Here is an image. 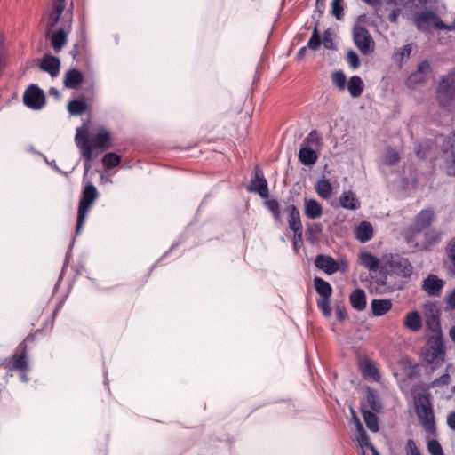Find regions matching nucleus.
Instances as JSON below:
<instances>
[{"label": "nucleus", "instance_id": "44", "mask_svg": "<svg viewBox=\"0 0 455 455\" xmlns=\"http://www.w3.org/2000/svg\"><path fill=\"white\" fill-rule=\"evenodd\" d=\"M400 160V156L398 152L391 148H388L386 150L384 156V164L387 165H395Z\"/></svg>", "mask_w": 455, "mask_h": 455}, {"label": "nucleus", "instance_id": "14", "mask_svg": "<svg viewBox=\"0 0 455 455\" xmlns=\"http://www.w3.org/2000/svg\"><path fill=\"white\" fill-rule=\"evenodd\" d=\"M285 212L288 214L289 228L293 233H297V236L299 238V230L303 229L299 211L295 205L290 204L285 208Z\"/></svg>", "mask_w": 455, "mask_h": 455}, {"label": "nucleus", "instance_id": "58", "mask_svg": "<svg viewBox=\"0 0 455 455\" xmlns=\"http://www.w3.org/2000/svg\"><path fill=\"white\" fill-rule=\"evenodd\" d=\"M323 44L326 49H332L334 47L331 33L329 29L325 30L323 33Z\"/></svg>", "mask_w": 455, "mask_h": 455}, {"label": "nucleus", "instance_id": "51", "mask_svg": "<svg viewBox=\"0 0 455 455\" xmlns=\"http://www.w3.org/2000/svg\"><path fill=\"white\" fill-rule=\"evenodd\" d=\"M343 0H333L331 3V13L337 20H341L343 16Z\"/></svg>", "mask_w": 455, "mask_h": 455}, {"label": "nucleus", "instance_id": "54", "mask_svg": "<svg viewBox=\"0 0 455 455\" xmlns=\"http://www.w3.org/2000/svg\"><path fill=\"white\" fill-rule=\"evenodd\" d=\"M405 454L406 455H421L416 443L412 439H409L405 444Z\"/></svg>", "mask_w": 455, "mask_h": 455}, {"label": "nucleus", "instance_id": "39", "mask_svg": "<svg viewBox=\"0 0 455 455\" xmlns=\"http://www.w3.org/2000/svg\"><path fill=\"white\" fill-rule=\"evenodd\" d=\"M321 145V138L316 130H312L304 139L301 146L311 147L317 149Z\"/></svg>", "mask_w": 455, "mask_h": 455}, {"label": "nucleus", "instance_id": "27", "mask_svg": "<svg viewBox=\"0 0 455 455\" xmlns=\"http://www.w3.org/2000/svg\"><path fill=\"white\" fill-rule=\"evenodd\" d=\"M443 233L435 229H428L424 234L422 248L430 250L433 246L439 243L443 238Z\"/></svg>", "mask_w": 455, "mask_h": 455}, {"label": "nucleus", "instance_id": "55", "mask_svg": "<svg viewBox=\"0 0 455 455\" xmlns=\"http://www.w3.org/2000/svg\"><path fill=\"white\" fill-rule=\"evenodd\" d=\"M347 61L353 69H355L360 66L359 57L357 53L354 51H349L347 52Z\"/></svg>", "mask_w": 455, "mask_h": 455}, {"label": "nucleus", "instance_id": "47", "mask_svg": "<svg viewBox=\"0 0 455 455\" xmlns=\"http://www.w3.org/2000/svg\"><path fill=\"white\" fill-rule=\"evenodd\" d=\"M425 77L421 76V75H419L417 72H413L408 76L406 84L410 88H415L418 85L425 83Z\"/></svg>", "mask_w": 455, "mask_h": 455}, {"label": "nucleus", "instance_id": "57", "mask_svg": "<svg viewBox=\"0 0 455 455\" xmlns=\"http://www.w3.org/2000/svg\"><path fill=\"white\" fill-rule=\"evenodd\" d=\"M323 231V226L321 223H312L307 227V233L312 236H317Z\"/></svg>", "mask_w": 455, "mask_h": 455}, {"label": "nucleus", "instance_id": "43", "mask_svg": "<svg viewBox=\"0 0 455 455\" xmlns=\"http://www.w3.org/2000/svg\"><path fill=\"white\" fill-rule=\"evenodd\" d=\"M121 156L116 153H107L102 158V164L106 168H113L119 165Z\"/></svg>", "mask_w": 455, "mask_h": 455}, {"label": "nucleus", "instance_id": "53", "mask_svg": "<svg viewBox=\"0 0 455 455\" xmlns=\"http://www.w3.org/2000/svg\"><path fill=\"white\" fill-rule=\"evenodd\" d=\"M450 381H451V377L450 375L446 372L444 373L443 375H442L441 377L435 379V380H433L430 385L428 386V388L432 387H439V386H443V387H446L450 384Z\"/></svg>", "mask_w": 455, "mask_h": 455}, {"label": "nucleus", "instance_id": "24", "mask_svg": "<svg viewBox=\"0 0 455 455\" xmlns=\"http://www.w3.org/2000/svg\"><path fill=\"white\" fill-rule=\"evenodd\" d=\"M403 325L413 332H418L422 328V319L418 311L408 312L403 319Z\"/></svg>", "mask_w": 455, "mask_h": 455}, {"label": "nucleus", "instance_id": "56", "mask_svg": "<svg viewBox=\"0 0 455 455\" xmlns=\"http://www.w3.org/2000/svg\"><path fill=\"white\" fill-rule=\"evenodd\" d=\"M430 69L431 67L429 62L427 60H423L418 65L417 70L415 72L427 79V76L430 72Z\"/></svg>", "mask_w": 455, "mask_h": 455}, {"label": "nucleus", "instance_id": "49", "mask_svg": "<svg viewBox=\"0 0 455 455\" xmlns=\"http://www.w3.org/2000/svg\"><path fill=\"white\" fill-rule=\"evenodd\" d=\"M427 451L431 455H444L440 443L435 439L427 442Z\"/></svg>", "mask_w": 455, "mask_h": 455}, {"label": "nucleus", "instance_id": "5", "mask_svg": "<svg viewBox=\"0 0 455 455\" xmlns=\"http://www.w3.org/2000/svg\"><path fill=\"white\" fill-rule=\"evenodd\" d=\"M436 97L442 106H448L455 98V71L441 78L436 87Z\"/></svg>", "mask_w": 455, "mask_h": 455}, {"label": "nucleus", "instance_id": "20", "mask_svg": "<svg viewBox=\"0 0 455 455\" xmlns=\"http://www.w3.org/2000/svg\"><path fill=\"white\" fill-rule=\"evenodd\" d=\"M447 260L445 266L450 276L455 277V236L451 238L446 245Z\"/></svg>", "mask_w": 455, "mask_h": 455}, {"label": "nucleus", "instance_id": "21", "mask_svg": "<svg viewBox=\"0 0 455 455\" xmlns=\"http://www.w3.org/2000/svg\"><path fill=\"white\" fill-rule=\"evenodd\" d=\"M83 80V74L79 70L73 68L65 73L63 83L68 89H76L82 84Z\"/></svg>", "mask_w": 455, "mask_h": 455}, {"label": "nucleus", "instance_id": "13", "mask_svg": "<svg viewBox=\"0 0 455 455\" xmlns=\"http://www.w3.org/2000/svg\"><path fill=\"white\" fill-rule=\"evenodd\" d=\"M315 266L327 275H332L339 269V263L332 257L323 254L316 256Z\"/></svg>", "mask_w": 455, "mask_h": 455}, {"label": "nucleus", "instance_id": "33", "mask_svg": "<svg viewBox=\"0 0 455 455\" xmlns=\"http://www.w3.org/2000/svg\"><path fill=\"white\" fill-rule=\"evenodd\" d=\"M426 326L427 329L432 333L430 336L443 335L439 320V315L437 313H431L427 315Z\"/></svg>", "mask_w": 455, "mask_h": 455}, {"label": "nucleus", "instance_id": "22", "mask_svg": "<svg viewBox=\"0 0 455 455\" xmlns=\"http://www.w3.org/2000/svg\"><path fill=\"white\" fill-rule=\"evenodd\" d=\"M357 429V441L360 446L364 449L368 448L371 451V455H380L376 448L370 443L369 437L363 429V427L358 419H355Z\"/></svg>", "mask_w": 455, "mask_h": 455}, {"label": "nucleus", "instance_id": "19", "mask_svg": "<svg viewBox=\"0 0 455 455\" xmlns=\"http://www.w3.org/2000/svg\"><path fill=\"white\" fill-rule=\"evenodd\" d=\"M360 264L370 271L376 272L381 267L382 261L368 251H363L358 255Z\"/></svg>", "mask_w": 455, "mask_h": 455}, {"label": "nucleus", "instance_id": "2", "mask_svg": "<svg viewBox=\"0 0 455 455\" xmlns=\"http://www.w3.org/2000/svg\"><path fill=\"white\" fill-rule=\"evenodd\" d=\"M414 407L419 421L424 430L427 434L435 435L436 427L430 395L426 392L417 393L414 396Z\"/></svg>", "mask_w": 455, "mask_h": 455}, {"label": "nucleus", "instance_id": "64", "mask_svg": "<svg viewBox=\"0 0 455 455\" xmlns=\"http://www.w3.org/2000/svg\"><path fill=\"white\" fill-rule=\"evenodd\" d=\"M363 1L369 5H371L372 7H379L381 4L380 0H363Z\"/></svg>", "mask_w": 455, "mask_h": 455}, {"label": "nucleus", "instance_id": "61", "mask_svg": "<svg viewBox=\"0 0 455 455\" xmlns=\"http://www.w3.org/2000/svg\"><path fill=\"white\" fill-rule=\"evenodd\" d=\"M447 424L451 429L455 430V412H451L448 416Z\"/></svg>", "mask_w": 455, "mask_h": 455}, {"label": "nucleus", "instance_id": "35", "mask_svg": "<svg viewBox=\"0 0 455 455\" xmlns=\"http://www.w3.org/2000/svg\"><path fill=\"white\" fill-rule=\"evenodd\" d=\"M314 285L316 292L320 298H331L332 294V288L331 284L322 279L321 277H315Z\"/></svg>", "mask_w": 455, "mask_h": 455}, {"label": "nucleus", "instance_id": "11", "mask_svg": "<svg viewBox=\"0 0 455 455\" xmlns=\"http://www.w3.org/2000/svg\"><path fill=\"white\" fill-rule=\"evenodd\" d=\"M26 340L21 342L16 348V352L12 356V368L20 371L26 372L28 371V361L27 354Z\"/></svg>", "mask_w": 455, "mask_h": 455}, {"label": "nucleus", "instance_id": "40", "mask_svg": "<svg viewBox=\"0 0 455 455\" xmlns=\"http://www.w3.org/2000/svg\"><path fill=\"white\" fill-rule=\"evenodd\" d=\"M366 398H367V403L369 404V407L372 411H380L381 403L379 400V396H378L377 393L374 390H372L371 388H367Z\"/></svg>", "mask_w": 455, "mask_h": 455}, {"label": "nucleus", "instance_id": "23", "mask_svg": "<svg viewBox=\"0 0 455 455\" xmlns=\"http://www.w3.org/2000/svg\"><path fill=\"white\" fill-rule=\"evenodd\" d=\"M66 0H54L52 3V11L49 13L47 21V29L53 28L59 21L61 13L65 9Z\"/></svg>", "mask_w": 455, "mask_h": 455}, {"label": "nucleus", "instance_id": "25", "mask_svg": "<svg viewBox=\"0 0 455 455\" xmlns=\"http://www.w3.org/2000/svg\"><path fill=\"white\" fill-rule=\"evenodd\" d=\"M298 157L304 165H313L316 163L318 155L315 148L301 146Z\"/></svg>", "mask_w": 455, "mask_h": 455}, {"label": "nucleus", "instance_id": "63", "mask_svg": "<svg viewBox=\"0 0 455 455\" xmlns=\"http://www.w3.org/2000/svg\"><path fill=\"white\" fill-rule=\"evenodd\" d=\"M336 316L339 321H342L345 318L346 313L345 310L340 307H337L335 309Z\"/></svg>", "mask_w": 455, "mask_h": 455}, {"label": "nucleus", "instance_id": "28", "mask_svg": "<svg viewBox=\"0 0 455 455\" xmlns=\"http://www.w3.org/2000/svg\"><path fill=\"white\" fill-rule=\"evenodd\" d=\"M339 204L344 209L356 210L360 207V202L355 194L351 191H344L339 197Z\"/></svg>", "mask_w": 455, "mask_h": 455}, {"label": "nucleus", "instance_id": "60", "mask_svg": "<svg viewBox=\"0 0 455 455\" xmlns=\"http://www.w3.org/2000/svg\"><path fill=\"white\" fill-rule=\"evenodd\" d=\"M447 305L451 309L455 310V288L447 297Z\"/></svg>", "mask_w": 455, "mask_h": 455}, {"label": "nucleus", "instance_id": "4", "mask_svg": "<svg viewBox=\"0 0 455 455\" xmlns=\"http://www.w3.org/2000/svg\"><path fill=\"white\" fill-rule=\"evenodd\" d=\"M98 197V191L96 188L92 184H87L82 192V197L79 201L78 212H77V221H76V234H79L83 228L85 221L87 213L93 204L94 201Z\"/></svg>", "mask_w": 455, "mask_h": 455}, {"label": "nucleus", "instance_id": "34", "mask_svg": "<svg viewBox=\"0 0 455 455\" xmlns=\"http://www.w3.org/2000/svg\"><path fill=\"white\" fill-rule=\"evenodd\" d=\"M315 190L319 196L323 199H329L332 196V185L329 180L323 178L315 184Z\"/></svg>", "mask_w": 455, "mask_h": 455}, {"label": "nucleus", "instance_id": "50", "mask_svg": "<svg viewBox=\"0 0 455 455\" xmlns=\"http://www.w3.org/2000/svg\"><path fill=\"white\" fill-rule=\"evenodd\" d=\"M85 52V42L83 37L77 40L71 50V54L74 59L82 55Z\"/></svg>", "mask_w": 455, "mask_h": 455}, {"label": "nucleus", "instance_id": "45", "mask_svg": "<svg viewBox=\"0 0 455 455\" xmlns=\"http://www.w3.org/2000/svg\"><path fill=\"white\" fill-rule=\"evenodd\" d=\"M320 45H321V37L319 35L318 28H317V26H315L314 28L313 34H312L309 41L307 42V47L313 51H316V50H318Z\"/></svg>", "mask_w": 455, "mask_h": 455}, {"label": "nucleus", "instance_id": "10", "mask_svg": "<svg viewBox=\"0 0 455 455\" xmlns=\"http://www.w3.org/2000/svg\"><path fill=\"white\" fill-rule=\"evenodd\" d=\"M77 147L81 150L82 156L90 163L93 158L92 140H89L88 131L84 128H78L75 136Z\"/></svg>", "mask_w": 455, "mask_h": 455}, {"label": "nucleus", "instance_id": "52", "mask_svg": "<svg viewBox=\"0 0 455 455\" xmlns=\"http://www.w3.org/2000/svg\"><path fill=\"white\" fill-rule=\"evenodd\" d=\"M451 140L452 142H455V134L453 135V137L451 139ZM445 154H446V157L448 158L451 155V162L452 164L451 165L448 166V173L450 175H455V148L453 147V145L451 144V151L449 150H446L445 151Z\"/></svg>", "mask_w": 455, "mask_h": 455}, {"label": "nucleus", "instance_id": "36", "mask_svg": "<svg viewBox=\"0 0 455 455\" xmlns=\"http://www.w3.org/2000/svg\"><path fill=\"white\" fill-rule=\"evenodd\" d=\"M362 373L365 379H371L375 381H379L380 379L378 369L371 362H366L362 364Z\"/></svg>", "mask_w": 455, "mask_h": 455}, {"label": "nucleus", "instance_id": "37", "mask_svg": "<svg viewBox=\"0 0 455 455\" xmlns=\"http://www.w3.org/2000/svg\"><path fill=\"white\" fill-rule=\"evenodd\" d=\"M411 50V44H406L403 47L397 48L393 55L394 61L399 65H402L404 60L410 57Z\"/></svg>", "mask_w": 455, "mask_h": 455}, {"label": "nucleus", "instance_id": "29", "mask_svg": "<svg viewBox=\"0 0 455 455\" xmlns=\"http://www.w3.org/2000/svg\"><path fill=\"white\" fill-rule=\"evenodd\" d=\"M351 306L358 310L363 311L366 307V294L362 289H355L349 296Z\"/></svg>", "mask_w": 455, "mask_h": 455}, {"label": "nucleus", "instance_id": "12", "mask_svg": "<svg viewBox=\"0 0 455 455\" xmlns=\"http://www.w3.org/2000/svg\"><path fill=\"white\" fill-rule=\"evenodd\" d=\"M70 30V25L68 29L59 28L55 31L47 29L46 37L50 39L51 45L55 52H59L68 42V35Z\"/></svg>", "mask_w": 455, "mask_h": 455}, {"label": "nucleus", "instance_id": "46", "mask_svg": "<svg viewBox=\"0 0 455 455\" xmlns=\"http://www.w3.org/2000/svg\"><path fill=\"white\" fill-rule=\"evenodd\" d=\"M330 299L331 298H319L316 301L317 307L326 317H329L331 314Z\"/></svg>", "mask_w": 455, "mask_h": 455}, {"label": "nucleus", "instance_id": "30", "mask_svg": "<svg viewBox=\"0 0 455 455\" xmlns=\"http://www.w3.org/2000/svg\"><path fill=\"white\" fill-rule=\"evenodd\" d=\"M373 235V228L370 222H361L355 229V237L361 243H366L371 239Z\"/></svg>", "mask_w": 455, "mask_h": 455}, {"label": "nucleus", "instance_id": "6", "mask_svg": "<svg viewBox=\"0 0 455 455\" xmlns=\"http://www.w3.org/2000/svg\"><path fill=\"white\" fill-rule=\"evenodd\" d=\"M353 39L355 44L363 55H369L374 51V41L364 27L360 25L354 27Z\"/></svg>", "mask_w": 455, "mask_h": 455}, {"label": "nucleus", "instance_id": "32", "mask_svg": "<svg viewBox=\"0 0 455 455\" xmlns=\"http://www.w3.org/2000/svg\"><path fill=\"white\" fill-rule=\"evenodd\" d=\"M364 89V84L358 76H353L347 82V90L353 98H358L362 95Z\"/></svg>", "mask_w": 455, "mask_h": 455}, {"label": "nucleus", "instance_id": "17", "mask_svg": "<svg viewBox=\"0 0 455 455\" xmlns=\"http://www.w3.org/2000/svg\"><path fill=\"white\" fill-rule=\"evenodd\" d=\"M60 61L59 58L45 55L40 63V68L51 75L52 77H56L60 73Z\"/></svg>", "mask_w": 455, "mask_h": 455}, {"label": "nucleus", "instance_id": "16", "mask_svg": "<svg viewBox=\"0 0 455 455\" xmlns=\"http://www.w3.org/2000/svg\"><path fill=\"white\" fill-rule=\"evenodd\" d=\"M249 191L258 193L262 198L268 196L267 182L260 172H256L255 178L251 180Z\"/></svg>", "mask_w": 455, "mask_h": 455}, {"label": "nucleus", "instance_id": "62", "mask_svg": "<svg viewBox=\"0 0 455 455\" xmlns=\"http://www.w3.org/2000/svg\"><path fill=\"white\" fill-rule=\"evenodd\" d=\"M400 15V10L395 9L392 11V12L389 15V21L392 23H395L397 21V19Z\"/></svg>", "mask_w": 455, "mask_h": 455}, {"label": "nucleus", "instance_id": "31", "mask_svg": "<svg viewBox=\"0 0 455 455\" xmlns=\"http://www.w3.org/2000/svg\"><path fill=\"white\" fill-rule=\"evenodd\" d=\"M372 314L375 316H381L387 314L392 307V302L389 299H372L371 303Z\"/></svg>", "mask_w": 455, "mask_h": 455}, {"label": "nucleus", "instance_id": "9", "mask_svg": "<svg viewBox=\"0 0 455 455\" xmlns=\"http://www.w3.org/2000/svg\"><path fill=\"white\" fill-rule=\"evenodd\" d=\"M427 345L429 347V353L431 357L429 362L435 364L443 363V355L445 352L443 335L429 336L427 339Z\"/></svg>", "mask_w": 455, "mask_h": 455}, {"label": "nucleus", "instance_id": "59", "mask_svg": "<svg viewBox=\"0 0 455 455\" xmlns=\"http://www.w3.org/2000/svg\"><path fill=\"white\" fill-rule=\"evenodd\" d=\"M293 248L295 251L298 253L300 248V245L302 244V230H299V238L297 236V233H294L293 235Z\"/></svg>", "mask_w": 455, "mask_h": 455}, {"label": "nucleus", "instance_id": "38", "mask_svg": "<svg viewBox=\"0 0 455 455\" xmlns=\"http://www.w3.org/2000/svg\"><path fill=\"white\" fill-rule=\"evenodd\" d=\"M363 419L367 427L372 432L379 431V422L377 416L371 411L362 410Z\"/></svg>", "mask_w": 455, "mask_h": 455}, {"label": "nucleus", "instance_id": "42", "mask_svg": "<svg viewBox=\"0 0 455 455\" xmlns=\"http://www.w3.org/2000/svg\"><path fill=\"white\" fill-rule=\"evenodd\" d=\"M331 81L339 91L345 90L347 84V77L342 70L334 71L331 74Z\"/></svg>", "mask_w": 455, "mask_h": 455}, {"label": "nucleus", "instance_id": "15", "mask_svg": "<svg viewBox=\"0 0 455 455\" xmlns=\"http://www.w3.org/2000/svg\"><path fill=\"white\" fill-rule=\"evenodd\" d=\"M444 283L435 275H429L423 283V289L430 295L437 297L440 295Z\"/></svg>", "mask_w": 455, "mask_h": 455}, {"label": "nucleus", "instance_id": "8", "mask_svg": "<svg viewBox=\"0 0 455 455\" xmlns=\"http://www.w3.org/2000/svg\"><path fill=\"white\" fill-rule=\"evenodd\" d=\"M23 102L32 109H41L45 104L44 91L35 84L28 86L24 92Z\"/></svg>", "mask_w": 455, "mask_h": 455}, {"label": "nucleus", "instance_id": "48", "mask_svg": "<svg viewBox=\"0 0 455 455\" xmlns=\"http://www.w3.org/2000/svg\"><path fill=\"white\" fill-rule=\"evenodd\" d=\"M267 209L272 212L274 218L279 220L281 218L280 204L275 199H270L266 202Z\"/></svg>", "mask_w": 455, "mask_h": 455}, {"label": "nucleus", "instance_id": "41", "mask_svg": "<svg viewBox=\"0 0 455 455\" xmlns=\"http://www.w3.org/2000/svg\"><path fill=\"white\" fill-rule=\"evenodd\" d=\"M87 105L82 100H71L68 105V110L71 115H81L86 110Z\"/></svg>", "mask_w": 455, "mask_h": 455}, {"label": "nucleus", "instance_id": "18", "mask_svg": "<svg viewBox=\"0 0 455 455\" xmlns=\"http://www.w3.org/2000/svg\"><path fill=\"white\" fill-rule=\"evenodd\" d=\"M92 148H99L101 151L107 150L111 147V134L106 129H100L92 140Z\"/></svg>", "mask_w": 455, "mask_h": 455}, {"label": "nucleus", "instance_id": "7", "mask_svg": "<svg viewBox=\"0 0 455 455\" xmlns=\"http://www.w3.org/2000/svg\"><path fill=\"white\" fill-rule=\"evenodd\" d=\"M436 220L435 212L432 209L421 210L414 218L413 223L408 231L411 236L421 233L429 228Z\"/></svg>", "mask_w": 455, "mask_h": 455}, {"label": "nucleus", "instance_id": "1", "mask_svg": "<svg viewBox=\"0 0 455 455\" xmlns=\"http://www.w3.org/2000/svg\"><path fill=\"white\" fill-rule=\"evenodd\" d=\"M429 0H410L407 4L406 16L420 32H428L432 27L443 29L445 24L432 10L427 8Z\"/></svg>", "mask_w": 455, "mask_h": 455}, {"label": "nucleus", "instance_id": "26", "mask_svg": "<svg viewBox=\"0 0 455 455\" xmlns=\"http://www.w3.org/2000/svg\"><path fill=\"white\" fill-rule=\"evenodd\" d=\"M304 213L308 219H317L323 214V208L315 199H305Z\"/></svg>", "mask_w": 455, "mask_h": 455}, {"label": "nucleus", "instance_id": "3", "mask_svg": "<svg viewBox=\"0 0 455 455\" xmlns=\"http://www.w3.org/2000/svg\"><path fill=\"white\" fill-rule=\"evenodd\" d=\"M381 269L403 277L410 276L413 272V267L408 259L399 254L385 255L382 258Z\"/></svg>", "mask_w": 455, "mask_h": 455}]
</instances>
